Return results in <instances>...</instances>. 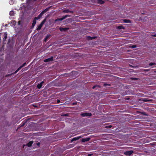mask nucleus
Segmentation results:
<instances>
[{"label":"nucleus","mask_w":156,"mask_h":156,"mask_svg":"<svg viewBox=\"0 0 156 156\" xmlns=\"http://www.w3.org/2000/svg\"><path fill=\"white\" fill-rule=\"evenodd\" d=\"M89 39H90L92 40V39H93L94 38H95V37H89Z\"/></svg>","instance_id":"28"},{"label":"nucleus","mask_w":156,"mask_h":156,"mask_svg":"<svg viewBox=\"0 0 156 156\" xmlns=\"http://www.w3.org/2000/svg\"><path fill=\"white\" fill-rule=\"evenodd\" d=\"M104 85L105 86H107V85H109L108 84H107V83H104Z\"/></svg>","instance_id":"29"},{"label":"nucleus","mask_w":156,"mask_h":156,"mask_svg":"<svg viewBox=\"0 0 156 156\" xmlns=\"http://www.w3.org/2000/svg\"><path fill=\"white\" fill-rule=\"evenodd\" d=\"M153 36L156 37V34L153 35Z\"/></svg>","instance_id":"34"},{"label":"nucleus","mask_w":156,"mask_h":156,"mask_svg":"<svg viewBox=\"0 0 156 156\" xmlns=\"http://www.w3.org/2000/svg\"><path fill=\"white\" fill-rule=\"evenodd\" d=\"M42 86L41 84H39L37 85V87L38 89H40L41 87Z\"/></svg>","instance_id":"22"},{"label":"nucleus","mask_w":156,"mask_h":156,"mask_svg":"<svg viewBox=\"0 0 156 156\" xmlns=\"http://www.w3.org/2000/svg\"><path fill=\"white\" fill-rule=\"evenodd\" d=\"M9 15L11 16H13L14 15V12L13 11H10L9 12Z\"/></svg>","instance_id":"21"},{"label":"nucleus","mask_w":156,"mask_h":156,"mask_svg":"<svg viewBox=\"0 0 156 156\" xmlns=\"http://www.w3.org/2000/svg\"><path fill=\"white\" fill-rule=\"evenodd\" d=\"M44 83V82L43 81H42L41 83L40 84H41V85H42V84L43 83Z\"/></svg>","instance_id":"35"},{"label":"nucleus","mask_w":156,"mask_h":156,"mask_svg":"<svg viewBox=\"0 0 156 156\" xmlns=\"http://www.w3.org/2000/svg\"><path fill=\"white\" fill-rule=\"evenodd\" d=\"M69 16L66 15L65 16H63L61 18L57 19L55 20V22H56L57 21H62V20H63L65 19H66V17H69Z\"/></svg>","instance_id":"1"},{"label":"nucleus","mask_w":156,"mask_h":156,"mask_svg":"<svg viewBox=\"0 0 156 156\" xmlns=\"http://www.w3.org/2000/svg\"><path fill=\"white\" fill-rule=\"evenodd\" d=\"M43 14H44L42 12H41V13L38 15V16L37 17H36L35 18L37 20H38L40 19L42 16V15Z\"/></svg>","instance_id":"10"},{"label":"nucleus","mask_w":156,"mask_h":156,"mask_svg":"<svg viewBox=\"0 0 156 156\" xmlns=\"http://www.w3.org/2000/svg\"><path fill=\"white\" fill-rule=\"evenodd\" d=\"M53 57H51V58L44 60V62H48L50 61H52L53 60Z\"/></svg>","instance_id":"4"},{"label":"nucleus","mask_w":156,"mask_h":156,"mask_svg":"<svg viewBox=\"0 0 156 156\" xmlns=\"http://www.w3.org/2000/svg\"><path fill=\"white\" fill-rule=\"evenodd\" d=\"M98 2L100 4H103L105 2L102 0H98Z\"/></svg>","instance_id":"13"},{"label":"nucleus","mask_w":156,"mask_h":156,"mask_svg":"<svg viewBox=\"0 0 156 156\" xmlns=\"http://www.w3.org/2000/svg\"><path fill=\"white\" fill-rule=\"evenodd\" d=\"M45 21H46V20L45 19H44V20L41 23V24L42 25H43L44 24L45 22Z\"/></svg>","instance_id":"24"},{"label":"nucleus","mask_w":156,"mask_h":156,"mask_svg":"<svg viewBox=\"0 0 156 156\" xmlns=\"http://www.w3.org/2000/svg\"><path fill=\"white\" fill-rule=\"evenodd\" d=\"M49 9V8H47L46 9H44V11H42L41 12L43 14H44L46 12L48 11V10Z\"/></svg>","instance_id":"19"},{"label":"nucleus","mask_w":156,"mask_h":156,"mask_svg":"<svg viewBox=\"0 0 156 156\" xmlns=\"http://www.w3.org/2000/svg\"><path fill=\"white\" fill-rule=\"evenodd\" d=\"M81 115L82 117L90 116L92 115L91 113L85 112L81 114Z\"/></svg>","instance_id":"2"},{"label":"nucleus","mask_w":156,"mask_h":156,"mask_svg":"<svg viewBox=\"0 0 156 156\" xmlns=\"http://www.w3.org/2000/svg\"><path fill=\"white\" fill-rule=\"evenodd\" d=\"M91 154H88V156H91Z\"/></svg>","instance_id":"37"},{"label":"nucleus","mask_w":156,"mask_h":156,"mask_svg":"<svg viewBox=\"0 0 156 156\" xmlns=\"http://www.w3.org/2000/svg\"><path fill=\"white\" fill-rule=\"evenodd\" d=\"M44 83V82L43 81H42L41 83L40 84H41V85H42V84L43 83Z\"/></svg>","instance_id":"36"},{"label":"nucleus","mask_w":156,"mask_h":156,"mask_svg":"<svg viewBox=\"0 0 156 156\" xmlns=\"http://www.w3.org/2000/svg\"><path fill=\"white\" fill-rule=\"evenodd\" d=\"M33 141H30L27 144V145L28 147H30L31 146L32 144H33Z\"/></svg>","instance_id":"18"},{"label":"nucleus","mask_w":156,"mask_h":156,"mask_svg":"<svg viewBox=\"0 0 156 156\" xmlns=\"http://www.w3.org/2000/svg\"><path fill=\"white\" fill-rule=\"evenodd\" d=\"M36 20H37L35 18H34V19L33 20V23H32V27H34V26H35V25L36 24Z\"/></svg>","instance_id":"12"},{"label":"nucleus","mask_w":156,"mask_h":156,"mask_svg":"<svg viewBox=\"0 0 156 156\" xmlns=\"http://www.w3.org/2000/svg\"><path fill=\"white\" fill-rule=\"evenodd\" d=\"M90 139V138L89 137L83 138L82 139V142H85L88 141H89Z\"/></svg>","instance_id":"9"},{"label":"nucleus","mask_w":156,"mask_h":156,"mask_svg":"<svg viewBox=\"0 0 156 156\" xmlns=\"http://www.w3.org/2000/svg\"><path fill=\"white\" fill-rule=\"evenodd\" d=\"M63 12L64 13H68L71 12L73 13V11L70 10L69 9H65L63 11Z\"/></svg>","instance_id":"6"},{"label":"nucleus","mask_w":156,"mask_h":156,"mask_svg":"<svg viewBox=\"0 0 156 156\" xmlns=\"http://www.w3.org/2000/svg\"><path fill=\"white\" fill-rule=\"evenodd\" d=\"M60 102V101L59 100H58L57 101V103H59Z\"/></svg>","instance_id":"33"},{"label":"nucleus","mask_w":156,"mask_h":156,"mask_svg":"<svg viewBox=\"0 0 156 156\" xmlns=\"http://www.w3.org/2000/svg\"><path fill=\"white\" fill-rule=\"evenodd\" d=\"M59 30L61 31H66L69 30V28L66 27V28H62V27H59Z\"/></svg>","instance_id":"5"},{"label":"nucleus","mask_w":156,"mask_h":156,"mask_svg":"<svg viewBox=\"0 0 156 156\" xmlns=\"http://www.w3.org/2000/svg\"><path fill=\"white\" fill-rule=\"evenodd\" d=\"M150 69H144V70L145 71H149Z\"/></svg>","instance_id":"32"},{"label":"nucleus","mask_w":156,"mask_h":156,"mask_svg":"<svg viewBox=\"0 0 156 156\" xmlns=\"http://www.w3.org/2000/svg\"><path fill=\"white\" fill-rule=\"evenodd\" d=\"M142 101L144 102H150L152 101V100L151 99H143Z\"/></svg>","instance_id":"14"},{"label":"nucleus","mask_w":156,"mask_h":156,"mask_svg":"<svg viewBox=\"0 0 156 156\" xmlns=\"http://www.w3.org/2000/svg\"><path fill=\"white\" fill-rule=\"evenodd\" d=\"M130 47L132 48H136V45H133L130 46Z\"/></svg>","instance_id":"26"},{"label":"nucleus","mask_w":156,"mask_h":156,"mask_svg":"<svg viewBox=\"0 0 156 156\" xmlns=\"http://www.w3.org/2000/svg\"><path fill=\"white\" fill-rule=\"evenodd\" d=\"M3 41H5L7 38V34L6 33H5L3 35Z\"/></svg>","instance_id":"11"},{"label":"nucleus","mask_w":156,"mask_h":156,"mask_svg":"<svg viewBox=\"0 0 156 156\" xmlns=\"http://www.w3.org/2000/svg\"><path fill=\"white\" fill-rule=\"evenodd\" d=\"M9 3H10L11 4H13L12 1H10L9 2Z\"/></svg>","instance_id":"31"},{"label":"nucleus","mask_w":156,"mask_h":156,"mask_svg":"<svg viewBox=\"0 0 156 156\" xmlns=\"http://www.w3.org/2000/svg\"><path fill=\"white\" fill-rule=\"evenodd\" d=\"M81 137L80 136H79L77 137H74L71 139V142H72L74 141H76L77 140H78Z\"/></svg>","instance_id":"7"},{"label":"nucleus","mask_w":156,"mask_h":156,"mask_svg":"<svg viewBox=\"0 0 156 156\" xmlns=\"http://www.w3.org/2000/svg\"><path fill=\"white\" fill-rule=\"evenodd\" d=\"M50 36H51L50 35H49V34L47 35L46 36L45 39H44V41H46L47 40V39Z\"/></svg>","instance_id":"17"},{"label":"nucleus","mask_w":156,"mask_h":156,"mask_svg":"<svg viewBox=\"0 0 156 156\" xmlns=\"http://www.w3.org/2000/svg\"><path fill=\"white\" fill-rule=\"evenodd\" d=\"M99 87V88H100V86H99V85H95V86H94L92 88H93V89H94L95 88V87Z\"/></svg>","instance_id":"25"},{"label":"nucleus","mask_w":156,"mask_h":156,"mask_svg":"<svg viewBox=\"0 0 156 156\" xmlns=\"http://www.w3.org/2000/svg\"><path fill=\"white\" fill-rule=\"evenodd\" d=\"M61 116H63L68 117V114H63V115H61Z\"/></svg>","instance_id":"27"},{"label":"nucleus","mask_w":156,"mask_h":156,"mask_svg":"<svg viewBox=\"0 0 156 156\" xmlns=\"http://www.w3.org/2000/svg\"><path fill=\"white\" fill-rule=\"evenodd\" d=\"M123 21L125 23H131V21L130 20H123Z\"/></svg>","instance_id":"16"},{"label":"nucleus","mask_w":156,"mask_h":156,"mask_svg":"<svg viewBox=\"0 0 156 156\" xmlns=\"http://www.w3.org/2000/svg\"><path fill=\"white\" fill-rule=\"evenodd\" d=\"M149 65L150 66H151L154 65H156V63L154 62H151L149 64Z\"/></svg>","instance_id":"23"},{"label":"nucleus","mask_w":156,"mask_h":156,"mask_svg":"<svg viewBox=\"0 0 156 156\" xmlns=\"http://www.w3.org/2000/svg\"><path fill=\"white\" fill-rule=\"evenodd\" d=\"M42 26L43 25L40 24L39 26H38L37 28V30H40L41 29Z\"/></svg>","instance_id":"15"},{"label":"nucleus","mask_w":156,"mask_h":156,"mask_svg":"<svg viewBox=\"0 0 156 156\" xmlns=\"http://www.w3.org/2000/svg\"><path fill=\"white\" fill-rule=\"evenodd\" d=\"M112 126H106V128H111Z\"/></svg>","instance_id":"30"},{"label":"nucleus","mask_w":156,"mask_h":156,"mask_svg":"<svg viewBox=\"0 0 156 156\" xmlns=\"http://www.w3.org/2000/svg\"><path fill=\"white\" fill-rule=\"evenodd\" d=\"M117 28L119 29H124V27L122 26H119L117 27Z\"/></svg>","instance_id":"20"},{"label":"nucleus","mask_w":156,"mask_h":156,"mask_svg":"<svg viewBox=\"0 0 156 156\" xmlns=\"http://www.w3.org/2000/svg\"><path fill=\"white\" fill-rule=\"evenodd\" d=\"M133 152L132 151H127L124 153L125 155L126 156H130Z\"/></svg>","instance_id":"3"},{"label":"nucleus","mask_w":156,"mask_h":156,"mask_svg":"<svg viewBox=\"0 0 156 156\" xmlns=\"http://www.w3.org/2000/svg\"><path fill=\"white\" fill-rule=\"evenodd\" d=\"M26 63H24L22 66H20L19 68L14 73H16L17 72L21 69L22 67L25 66Z\"/></svg>","instance_id":"8"}]
</instances>
